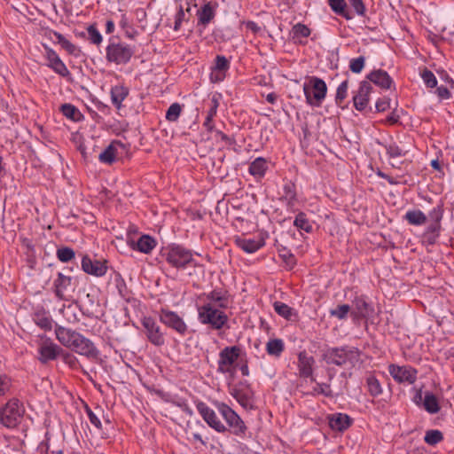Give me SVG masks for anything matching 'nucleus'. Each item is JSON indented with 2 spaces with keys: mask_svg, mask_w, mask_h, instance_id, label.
Here are the masks:
<instances>
[{
  "mask_svg": "<svg viewBox=\"0 0 454 454\" xmlns=\"http://www.w3.org/2000/svg\"><path fill=\"white\" fill-rule=\"evenodd\" d=\"M56 339L66 348L90 359L98 358L99 350L94 343L82 333L61 325L55 327Z\"/></svg>",
  "mask_w": 454,
  "mask_h": 454,
  "instance_id": "1",
  "label": "nucleus"
},
{
  "mask_svg": "<svg viewBox=\"0 0 454 454\" xmlns=\"http://www.w3.org/2000/svg\"><path fill=\"white\" fill-rule=\"evenodd\" d=\"M361 352L350 346L330 347L322 354V360L328 365L354 367L360 360Z\"/></svg>",
  "mask_w": 454,
  "mask_h": 454,
  "instance_id": "2",
  "label": "nucleus"
},
{
  "mask_svg": "<svg viewBox=\"0 0 454 454\" xmlns=\"http://www.w3.org/2000/svg\"><path fill=\"white\" fill-rule=\"evenodd\" d=\"M198 319L200 324L207 325L212 330H222L228 322V316L211 302L199 306Z\"/></svg>",
  "mask_w": 454,
  "mask_h": 454,
  "instance_id": "3",
  "label": "nucleus"
},
{
  "mask_svg": "<svg viewBox=\"0 0 454 454\" xmlns=\"http://www.w3.org/2000/svg\"><path fill=\"white\" fill-rule=\"evenodd\" d=\"M303 92L306 103L313 107L322 106L327 94V85L325 82L317 76H309L308 82L303 84Z\"/></svg>",
  "mask_w": 454,
  "mask_h": 454,
  "instance_id": "4",
  "label": "nucleus"
},
{
  "mask_svg": "<svg viewBox=\"0 0 454 454\" xmlns=\"http://www.w3.org/2000/svg\"><path fill=\"white\" fill-rule=\"evenodd\" d=\"M25 409L18 398H11L0 409V423L8 428L16 427L21 421Z\"/></svg>",
  "mask_w": 454,
  "mask_h": 454,
  "instance_id": "5",
  "label": "nucleus"
},
{
  "mask_svg": "<svg viewBox=\"0 0 454 454\" xmlns=\"http://www.w3.org/2000/svg\"><path fill=\"white\" fill-rule=\"evenodd\" d=\"M214 404L218 412L226 421L227 425L231 427V434L243 438L246 434L247 427L241 418L236 413V411L223 402L216 401Z\"/></svg>",
  "mask_w": 454,
  "mask_h": 454,
  "instance_id": "6",
  "label": "nucleus"
},
{
  "mask_svg": "<svg viewBox=\"0 0 454 454\" xmlns=\"http://www.w3.org/2000/svg\"><path fill=\"white\" fill-rule=\"evenodd\" d=\"M163 256H165L166 261L171 266L176 269H184L188 265H196L193 263L192 252L181 245H172L168 248Z\"/></svg>",
  "mask_w": 454,
  "mask_h": 454,
  "instance_id": "7",
  "label": "nucleus"
},
{
  "mask_svg": "<svg viewBox=\"0 0 454 454\" xmlns=\"http://www.w3.org/2000/svg\"><path fill=\"white\" fill-rule=\"evenodd\" d=\"M134 48L124 43L110 42L106 48V59L116 65L128 64L134 55Z\"/></svg>",
  "mask_w": 454,
  "mask_h": 454,
  "instance_id": "8",
  "label": "nucleus"
},
{
  "mask_svg": "<svg viewBox=\"0 0 454 454\" xmlns=\"http://www.w3.org/2000/svg\"><path fill=\"white\" fill-rule=\"evenodd\" d=\"M52 290L59 300L67 301L75 290V284L71 277L58 272L56 278L53 280Z\"/></svg>",
  "mask_w": 454,
  "mask_h": 454,
  "instance_id": "9",
  "label": "nucleus"
},
{
  "mask_svg": "<svg viewBox=\"0 0 454 454\" xmlns=\"http://www.w3.org/2000/svg\"><path fill=\"white\" fill-rule=\"evenodd\" d=\"M388 372L392 378L399 384L407 383L411 385L418 379V370L410 365H397L391 364L388 365Z\"/></svg>",
  "mask_w": 454,
  "mask_h": 454,
  "instance_id": "10",
  "label": "nucleus"
},
{
  "mask_svg": "<svg viewBox=\"0 0 454 454\" xmlns=\"http://www.w3.org/2000/svg\"><path fill=\"white\" fill-rule=\"evenodd\" d=\"M160 321L168 327L175 330L177 333L184 336L187 330V325L184 319L175 311L168 309H161L160 311Z\"/></svg>",
  "mask_w": 454,
  "mask_h": 454,
  "instance_id": "11",
  "label": "nucleus"
},
{
  "mask_svg": "<svg viewBox=\"0 0 454 454\" xmlns=\"http://www.w3.org/2000/svg\"><path fill=\"white\" fill-rule=\"evenodd\" d=\"M142 325L145 330V335L148 340L156 347H161L165 344L164 333L160 330V326L152 317H145Z\"/></svg>",
  "mask_w": 454,
  "mask_h": 454,
  "instance_id": "12",
  "label": "nucleus"
},
{
  "mask_svg": "<svg viewBox=\"0 0 454 454\" xmlns=\"http://www.w3.org/2000/svg\"><path fill=\"white\" fill-rule=\"evenodd\" d=\"M196 408L204 421L211 428L218 433H224L227 431V427L217 418L215 411L207 406V403L202 401H198L196 403Z\"/></svg>",
  "mask_w": 454,
  "mask_h": 454,
  "instance_id": "13",
  "label": "nucleus"
},
{
  "mask_svg": "<svg viewBox=\"0 0 454 454\" xmlns=\"http://www.w3.org/2000/svg\"><path fill=\"white\" fill-rule=\"evenodd\" d=\"M241 348L239 346L225 347L219 353L218 369L222 373L230 372L231 366L240 356Z\"/></svg>",
  "mask_w": 454,
  "mask_h": 454,
  "instance_id": "14",
  "label": "nucleus"
},
{
  "mask_svg": "<svg viewBox=\"0 0 454 454\" xmlns=\"http://www.w3.org/2000/svg\"><path fill=\"white\" fill-rule=\"evenodd\" d=\"M352 303L353 310L351 311V317L354 320L369 318L374 313L373 307L366 301V297L364 295L356 296Z\"/></svg>",
  "mask_w": 454,
  "mask_h": 454,
  "instance_id": "15",
  "label": "nucleus"
},
{
  "mask_svg": "<svg viewBox=\"0 0 454 454\" xmlns=\"http://www.w3.org/2000/svg\"><path fill=\"white\" fill-rule=\"evenodd\" d=\"M43 48L45 51V57L48 60V67L62 77L70 76L71 74L69 70L65 63L60 59L57 52L45 44H43Z\"/></svg>",
  "mask_w": 454,
  "mask_h": 454,
  "instance_id": "16",
  "label": "nucleus"
},
{
  "mask_svg": "<svg viewBox=\"0 0 454 454\" xmlns=\"http://www.w3.org/2000/svg\"><path fill=\"white\" fill-rule=\"evenodd\" d=\"M372 90V86L368 81L364 80L360 82L359 88L352 98L354 107L357 111L362 112L366 108Z\"/></svg>",
  "mask_w": 454,
  "mask_h": 454,
  "instance_id": "17",
  "label": "nucleus"
},
{
  "mask_svg": "<svg viewBox=\"0 0 454 454\" xmlns=\"http://www.w3.org/2000/svg\"><path fill=\"white\" fill-rule=\"evenodd\" d=\"M82 269L85 273L95 277H103L107 271L106 262L92 261L88 255H84L82 259Z\"/></svg>",
  "mask_w": 454,
  "mask_h": 454,
  "instance_id": "18",
  "label": "nucleus"
},
{
  "mask_svg": "<svg viewBox=\"0 0 454 454\" xmlns=\"http://www.w3.org/2000/svg\"><path fill=\"white\" fill-rule=\"evenodd\" d=\"M315 359L312 356H309L306 351H301L298 354V370L300 376L302 378H310L312 382H316L313 377V365Z\"/></svg>",
  "mask_w": 454,
  "mask_h": 454,
  "instance_id": "19",
  "label": "nucleus"
},
{
  "mask_svg": "<svg viewBox=\"0 0 454 454\" xmlns=\"http://www.w3.org/2000/svg\"><path fill=\"white\" fill-rule=\"evenodd\" d=\"M328 424L333 431L343 432L353 424V419L346 413L337 412L328 416Z\"/></svg>",
  "mask_w": 454,
  "mask_h": 454,
  "instance_id": "20",
  "label": "nucleus"
},
{
  "mask_svg": "<svg viewBox=\"0 0 454 454\" xmlns=\"http://www.w3.org/2000/svg\"><path fill=\"white\" fill-rule=\"evenodd\" d=\"M366 81L372 82L381 89L388 90L394 83L393 79L387 71L382 69L373 70L366 75Z\"/></svg>",
  "mask_w": 454,
  "mask_h": 454,
  "instance_id": "21",
  "label": "nucleus"
},
{
  "mask_svg": "<svg viewBox=\"0 0 454 454\" xmlns=\"http://www.w3.org/2000/svg\"><path fill=\"white\" fill-rule=\"evenodd\" d=\"M216 3L207 2L197 11L198 25L207 27L215 18Z\"/></svg>",
  "mask_w": 454,
  "mask_h": 454,
  "instance_id": "22",
  "label": "nucleus"
},
{
  "mask_svg": "<svg viewBox=\"0 0 454 454\" xmlns=\"http://www.w3.org/2000/svg\"><path fill=\"white\" fill-rule=\"evenodd\" d=\"M63 349L59 348L57 344L52 342L51 343H43L39 348V360L42 364H46L51 360H54L57 356L62 352Z\"/></svg>",
  "mask_w": 454,
  "mask_h": 454,
  "instance_id": "23",
  "label": "nucleus"
},
{
  "mask_svg": "<svg viewBox=\"0 0 454 454\" xmlns=\"http://www.w3.org/2000/svg\"><path fill=\"white\" fill-rule=\"evenodd\" d=\"M206 299L212 304H215L220 309L228 308L229 294L223 288H215L208 294H204Z\"/></svg>",
  "mask_w": 454,
  "mask_h": 454,
  "instance_id": "24",
  "label": "nucleus"
},
{
  "mask_svg": "<svg viewBox=\"0 0 454 454\" xmlns=\"http://www.w3.org/2000/svg\"><path fill=\"white\" fill-rule=\"evenodd\" d=\"M236 244L239 248L248 254H253L259 250L265 245L264 239L262 238L258 239H241L239 238L236 239Z\"/></svg>",
  "mask_w": 454,
  "mask_h": 454,
  "instance_id": "25",
  "label": "nucleus"
},
{
  "mask_svg": "<svg viewBox=\"0 0 454 454\" xmlns=\"http://www.w3.org/2000/svg\"><path fill=\"white\" fill-rule=\"evenodd\" d=\"M327 2L332 11L335 14L346 19L347 20H352L354 18V14L348 8V5L345 0H327Z\"/></svg>",
  "mask_w": 454,
  "mask_h": 454,
  "instance_id": "26",
  "label": "nucleus"
},
{
  "mask_svg": "<svg viewBox=\"0 0 454 454\" xmlns=\"http://www.w3.org/2000/svg\"><path fill=\"white\" fill-rule=\"evenodd\" d=\"M285 201L288 208H293L297 202V193L295 184L288 181L283 185V194L280 198Z\"/></svg>",
  "mask_w": 454,
  "mask_h": 454,
  "instance_id": "27",
  "label": "nucleus"
},
{
  "mask_svg": "<svg viewBox=\"0 0 454 454\" xmlns=\"http://www.w3.org/2000/svg\"><path fill=\"white\" fill-rule=\"evenodd\" d=\"M33 321L44 331H50L52 328L53 320L44 309H38L33 314Z\"/></svg>",
  "mask_w": 454,
  "mask_h": 454,
  "instance_id": "28",
  "label": "nucleus"
},
{
  "mask_svg": "<svg viewBox=\"0 0 454 454\" xmlns=\"http://www.w3.org/2000/svg\"><path fill=\"white\" fill-rule=\"evenodd\" d=\"M403 220H405L409 224L413 226H420L427 223V216L424 212L420 209H411L408 210L403 215Z\"/></svg>",
  "mask_w": 454,
  "mask_h": 454,
  "instance_id": "29",
  "label": "nucleus"
},
{
  "mask_svg": "<svg viewBox=\"0 0 454 454\" xmlns=\"http://www.w3.org/2000/svg\"><path fill=\"white\" fill-rule=\"evenodd\" d=\"M156 240L151 236L142 235L138 240L132 245V247L141 253L150 254L156 247Z\"/></svg>",
  "mask_w": 454,
  "mask_h": 454,
  "instance_id": "30",
  "label": "nucleus"
},
{
  "mask_svg": "<svg viewBox=\"0 0 454 454\" xmlns=\"http://www.w3.org/2000/svg\"><path fill=\"white\" fill-rule=\"evenodd\" d=\"M267 169V160L262 157H258L250 163L248 171L254 177L262 178L265 176Z\"/></svg>",
  "mask_w": 454,
  "mask_h": 454,
  "instance_id": "31",
  "label": "nucleus"
},
{
  "mask_svg": "<svg viewBox=\"0 0 454 454\" xmlns=\"http://www.w3.org/2000/svg\"><path fill=\"white\" fill-rule=\"evenodd\" d=\"M231 394L242 407L246 409L253 407L252 395L249 392L242 388L234 387Z\"/></svg>",
  "mask_w": 454,
  "mask_h": 454,
  "instance_id": "32",
  "label": "nucleus"
},
{
  "mask_svg": "<svg viewBox=\"0 0 454 454\" xmlns=\"http://www.w3.org/2000/svg\"><path fill=\"white\" fill-rule=\"evenodd\" d=\"M53 35L56 39V43L60 44L61 47L67 51L68 54L74 56L79 55L80 50L78 47L67 40L62 34L57 31H53Z\"/></svg>",
  "mask_w": 454,
  "mask_h": 454,
  "instance_id": "33",
  "label": "nucleus"
},
{
  "mask_svg": "<svg viewBox=\"0 0 454 454\" xmlns=\"http://www.w3.org/2000/svg\"><path fill=\"white\" fill-rule=\"evenodd\" d=\"M129 95V90L124 86H114L111 90L112 103L118 109L121 108V103Z\"/></svg>",
  "mask_w": 454,
  "mask_h": 454,
  "instance_id": "34",
  "label": "nucleus"
},
{
  "mask_svg": "<svg viewBox=\"0 0 454 454\" xmlns=\"http://www.w3.org/2000/svg\"><path fill=\"white\" fill-rule=\"evenodd\" d=\"M115 145H122L121 142H113L111 143L98 156V159L101 162L106 164H112L114 162L116 158L117 149Z\"/></svg>",
  "mask_w": 454,
  "mask_h": 454,
  "instance_id": "35",
  "label": "nucleus"
},
{
  "mask_svg": "<svg viewBox=\"0 0 454 454\" xmlns=\"http://www.w3.org/2000/svg\"><path fill=\"white\" fill-rule=\"evenodd\" d=\"M294 225L300 231H304L307 233L313 231L312 223L307 217L304 212H299L294 221Z\"/></svg>",
  "mask_w": 454,
  "mask_h": 454,
  "instance_id": "36",
  "label": "nucleus"
},
{
  "mask_svg": "<svg viewBox=\"0 0 454 454\" xmlns=\"http://www.w3.org/2000/svg\"><path fill=\"white\" fill-rule=\"evenodd\" d=\"M367 391L372 397H378L383 392L379 380L374 375H369L366 380Z\"/></svg>",
  "mask_w": 454,
  "mask_h": 454,
  "instance_id": "37",
  "label": "nucleus"
},
{
  "mask_svg": "<svg viewBox=\"0 0 454 454\" xmlns=\"http://www.w3.org/2000/svg\"><path fill=\"white\" fill-rule=\"evenodd\" d=\"M285 349L284 341L281 339H271L266 344L267 353L270 356H280Z\"/></svg>",
  "mask_w": 454,
  "mask_h": 454,
  "instance_id": "38",
  "label": "nucleus"
},
{
  "mask_svg": "<svg viewBox=\"0 0 454 454\" xmlns=\"http://www.w3.org/2000/svg\"><path fill=\"white\" fill-rule=\"evenodd\" d=\"M424 408L430 414L437 413L441 407L436 396L430 392H427L424 399Z\"/></svg>",
  "mask_w": 454,
  "mask_h": 454,
  "instance_id": "39",
  "label": "nucleus"
},
{
  "mask_svg": "<svg viewBox=\"0 0 454 454\" xmlns=\"http://www.w3.org/2000/svg\"><path fill=\"white\" fill-rule=\"evenodd\" d=\"M313 395H322L325 397L333 398L334 396H338L342 394V392L333 393L331 388L330 384L328 383H319L316 382V386L313 387L312 393Z\"/></svg>",
  "mask_w": 454,
  "mask_h": 454,
  "instance_id": "40",
  "label": "nucleus"
},
{
  "mask_svg": "<svg viewBox=\"0 0 454 454\" xmlns=\"http://www.w3.org/2000/svg\"><path fill=\"white\" fill-rule=\"evenodd\" d=\"M60 110L64 116L74 121H79L83 117L79 109L71 104L62 105Z\"/></svg>",
  "mask_w": 454,
  "mask_h": 454,
  "instance_id": "41",
  "label": "nucleus"
},
{
  "mask_svg": "<svg viewBox=\"0 0 454 454\" xmlns=\"http://www.w3.org/2000/svg\"><path fill=\"white\" fill-rule=\"evenodd\" d=\"M230 68L229 60L223 55H217L215 60L214 71L220 74L216 81H222L224 77V72Z\"/></svg>",
  "mask_w": 454,
  "mask_h": 454,
  "instance_id": "42",
  "label": "nucleus"
},
{
  "mask_svg": "<svg viewBox=\"0 0 454 454\" xmlns=\"http://www.w3.org/2000/svg\"><path fill=\"white\" fill-rule=\"evenodd\" d=\"M218 101L217 99L214 97L212 98V101H211V106H210V108L208 109L207 113V117H206V120L203 123V126L207 129V130L208 131H213L214 129V123H213V119L214 117L216 115V112H217V108H218Z\"/></svg>",
  "mask_w": 454,
  "mask_h": 454,
  "instance_id": "43",
  "label": "nucleus"
},
{
  "mask_svg": "<svg viewBox=\"0 0 454 454\" xmlns=\"http://www.w3.org/2000/svg\"><path fill=\"white\" fill-rule=\"evenodd\" d=\"M273 308L278 315L287 320H290L292 316L295 315L293 308L281 301H275Z\"/></svg>",
  "mask_w": 454,
  "mask_h": 454,
  "instance_id": "44",
  "label": "nucleus"
},
{
  "mask_svg": "<svg viewBox=\"0 0 454 454\" xmlns=\"http://www.w3.org/2000/svg\"><path fill=\"white\" fill-rule=\"evenodd\" d=\"M351 307L348 304H339L334 309H330L329 314L339 320H344L348 317V313L351 314Z\"/></svg>",
  "mask_w": 454,
  "mask_h": 454,
  "instance_id": "45",
  "label": "nucleus"
},
{
  "mask_svg": "<svg viewBox=\"0 0 454 454\" xmlns=\"http://www.w3.org/2000/svg\"><path fill=\"white\" fill-rule=\"evenodd\" d=\"M56 256L61 262H68L74 259L75 252L69 247H60L56 251Z\"/></svg>",
  "mask_w": 454,
  "mask_h": 454,
  "instance_id": "46",
  "label": "nucleus"
},
{
  "mask_svg": "<svg viewBox=\"0 0 454 454\" xmlns=\"http://www.w3.org/2000/svg\"><path fill=\"white\" fill-rule=\"evenodd\" d=\"M348 80L343 81L337 88L336 90V95H335V103L340 107L342 106V103L345 100V98L348 96Z\"/></svg>",
  "mask_w": 454,
  "mask_h": 454,
  "instance_id": "47",
  "label": "nucleus"
},
{
  "mask_svg": "<svg viewBox=\"0 0 454 454\" xmlns=\"http://www.w3.org/2000/svg\"><path fill=\"white\" fill-rule=\"evenodd\" d=\"M443 440V434L437 429H431L426 432L424 441L428 445H436Z\"/></svg>",
  "mask_w": 454,
  "mask_h": 454,
  "instance_id": "48",
  "label": "nucleus"
},
{
  "mask_svg": "<svg viewBox=\"0 0 454 454\" xmlns=\"http://www.w3.org/2000/svg\"><path fill=\"white\" fill-rule=\"evenodd\" d=\"M310 29L302 23H297L292 27V38L294 40L300 37L307 38L310 35Z\"/></svg>",
  "mask_w": 454,
  "mask_h": 454,
  "instance_id": "49",
  "label": "nucleus"
},
{
  "mask_svg": "<svg viewBox=\"0 0 454 454\" xmlns=\"http://www.w3.org/2000/svg\"><path fill=\"white\" fill-rule=\"evenodd\" d=\"M115 282H116V287L118 289V293H119L120 296L122 299H124L126 301H129L131 299V292L127 287V285H126L125 281L123 280V278L119 277L115 279Z\"/></svg>",
  "mask_w": 454,
  "mask_h": 454,
  "instance_id": "50",
  "label": "nucleus"
},
{
  "mask_svg": "<svg viewBox=\"0 0 454 454\" xmlns=\"http://www.w3.org/2000/svg\"><path fill=\"white\" fill-rule=\"evenodd\" d=\"M88 40L96 45H99L102 43V35L95 24H91L87 27Z\"/></svg>",
  "mask_w": 454,
  "mask_h": 454,
  "instance_id": "51",
  "label": "nucleus"
},
{
  "mask_svg": "<svg viewBox=\"0 0 454 454\" xmlns=\"http://www.w3.org/2000/svg\"><path fill=\"white\" fill-rule=\"evenodd\" d=\"M182 107L178 103H173L166 113V119L168 121L174 122L176 121L181 114Z\"/></svg>",
  "mask_w": 454,
  "mask_h": 454,
  "instance_id": "52",
  "label": "nucleus"
},
{
  "mask_svg": "<svg viewBox=\"0 0 454 454\" xmlns=\"http://www.w3.org/2000/svg\"><path fill=\"white\" fill-rule=\"evenodd\" d=\"M443 203L441 201L428 214L431 223H441L443 217Z\"/></svg>",
  "mask_w": 454,
  "mask_h": 454,
  "instance_id": "53",
  "label": "nucleus"
},
{
  "mask_svg": "<svg viewBox=\"0 0 454 454\" xmlns=\"http://www.w3.org/2000/svg\"><path fill=\"white\" fill-rule=\"evenodd\" d=\"M348 8L352 11L353 14L358 16H364L366 12V7L363 0H348Z\"/></svg>",
  "mask_w": 454,
  "mask_h": 454,
  "instance_id": "54",
  "label": "nucleus"
},
{
  "mask_svg": "<svg viewBox=\"0 0 454 454\" xmlns=\"http://www.w3.org/2000/svg\"><path fill=\"white\" fill-rule=\"evenodd\" d=\"M421 78L427 88L433 89L437 85V80L434 73L427 68H424L421 72Z\"/></svg>",
  "mask_w": 454,
  "mask_h": 454,
  "instance_id": "55",
  "label": "nucleus"
},
{
  "mask_svg": "<svg viewBox=\"0 0 454 454\" xmlns=\"http://www.w3.org/2000/svg\"><path fill=\"white\" fill-rule=\"evenodd\" d=\"M385 148H386V151H387V154L390 158L402 157V156H403L405 154V152L399 145H397V144L395 143V142H391L389 144H387L385 145Z\"/></svg>",
  "mask_w": 454,
  "mask_h": 454,
  "instance_id": "56",
  "label": "nucleus"
},
{
  "mask_svg": "<svg viewBox=\"0 0 454 454\" xmlns=\"http://www.w3.org/2000/svg\"><path fill=\"white\" fill-rule=\"evenodd\" d=\"M364 65L365 58L364 56H360L358 58L350 59L349 69L355 74H359L364 69Z\"/></svg>",
  "mask_w": 454,
  "mask_h": 454,
  "instance_id": "57",
  "label": "nucleus"
},
{
  "mask_svg": "<svg viewBox=\"0 0 454 454\" xmlns=\"http://www.w3.org/2000/svg\"><path fill=\"white\" fill-rule=\"evenodd\" d=\"M62 361L72 369H76L79 365L77 357L69 352H63L61 355Z\"/></svg>",
  "mask_w": 454,
  "mask_h": 454,
  "instance_id": "58",
  "label": "nucleus"
},
{
  "mask_svg": "<svg viewBox=\"0 0 454 454\" xmlns=\"http://www.w3.org/2000/svg\"><path fill=\"white\" fill-rule=\"evenodd\" d=\"M12 387L11 379L5 374H0V396L10 391Z\"/></svg>",
  "mask_w": 454,
  "mask_h": 454,
  "instance_id": "59",
  "label": "nucleus"
},
{
  "mask_svg": "<svg viewBox=\"0 0 454 454\" xmlns=\"http://www.w3.org/2000/svg\"><path fill=\"white\" fill-rule=\"evenodd\" d=\"M185 20V13L182 5L178 7V10L175 15L174 30L178 31L181 28L183 21Z\"/></svg>",
  "mask_w": 454,
  "mask_h": 454,
  "instance_id": "60",
  "label": "nucleus"
},
{
  "mask_svg": "<svg viewBox=\"0 0 454 454\" xmlns=\"http://www.w3.org/2000/svg\"><path fill=\"white\" fill-rule=\"evenodd\" d=\"M85 411L88 415L90 422L98 429H101L102 424L99 418L91 411V409L88 405L85 406Z\"/></svg>",
  "mask_w": 454,
  "mask_h": 454,
  "instance_id": "61",
  "label": "nucleus"
},
{
  "mask_svg": "<svg viewBox=\"0 0 454 454\" xmlns=\"http://www.w3.org/2000/svg\"><path fill=\"white\" fill-rule=\"evenodd\" d=\"M390 107V98L383 97L379 98L376 102L375 108L379 113L385 112Z\"/></svg>",
  "mask_w": 454,
  "mask_h": 454,
  "instance_id": "62",
  "label": "nucleus"
},
{
  "mask_svg": "<svg viewBox=\"0 0 454 454\" xmlns=\"http://www.w3.org/2000/svg\"><path fill=\"white\" fill-rule=\"evenodd\" d=\"M37 453L38 454H63V450H50V446H49L48 442H42L37 447Z\"/></svg>",
  "mask_w": 454,
  "mask_h": 454,
  "instance_id": "63",
  "label": "nucleus"
},
{
  "mask_svg": "<svg viewBox=\"0 0 454 454\" xmlns=\"http://www.w3.org/2000/svg\"><path fill=\"white\" fill-rule=\"evenodd\" d=\"M441 229V223H430V224L426 228L423 233L440 235Z\"/></svg>",
  "mask_w": 454,
  "mask_h": 454,
  "instance_id": "64",
  "label": "nucleus"
}]
</instances>
